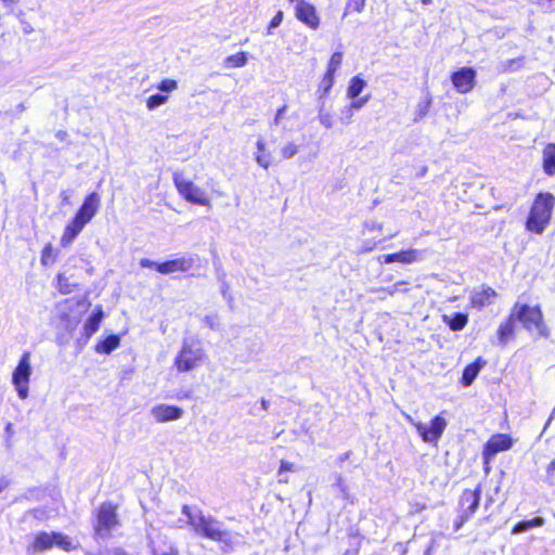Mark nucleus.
I'll return each mask as SVG.
<instances>
[{
  "label": "nucleus",
  "mask_w": 555,
  "mask_h": 555,
  "mask_svg": "<svg viewBox=\"0 0 555 555\" xmlns=\"http://www.w3.org/2000/svg\"><path fill=\"white\" fill-rule=\"evenodd\" d=\"M182 513L197 534L225 545L233 543L232 533L223 528L220 520L210 515H204L201 511L193 512L188 505H183Z\"/></svg>",
  "instance_id": "f257e3e1"
},
{
  "label": "nucleus",
  "mask_w": 555,
  "mask_h": 555,
  "mask_svg": "<svg viewBox=\"0 0 555 555\" xmlns=\"http://www.w3.org/2000/svg\"><path fill=\"white\" fill-rule=\"evenodd\" d=\"M555 205V197L551 193H540L531 207L526 222L528 231L542 234L548 224Z\"/></svg>",
  "instance_id": "f03ea898"
},
{
  "label": "nucleus",
  "mask_w": 555,
  "mask_h": 555,
  "mask_svg": "<svg viewBox=\"0 0 555 555\" xmlns=\"http://www.w3.org/2000/svg\"><path fill=\"white\" fill-rule=\"evenodd\" d=\"M512 319L519 321L528 331L535 330L540 336L547 337L548 330L543 323V314L538 306L515 304Z\"/></svg>",
  "instance_id": "7ed1b4c3"
},
{
  "label": "nucleus",
  "mask_w": 555,
  "mask_h": 555,
  "mask_svg": "<svg viewBox=\"0 0 555 555\" xmlns=\"http://www.w3.org/2000/svg\"><path fill=\"white\" fill-rule=\"evenodd\" d=\"M31 353L25 351L12 373V384L21 399H26L29 395V382L33 374Z\"/></svg>",
  "instance_id": "20e7f679"
},
{
  "label": "nucleus",
  "mask_w": 555,
  "mask_h": 555,
  "mask_svg": "<svg viewBox=\"0 0 555 555\" xmlns=\"http://www.w3.org/2000/svg\"><path fill=\"white\" fill-rule=\"evenodd\" d=\"M205 359L206 353L201 346L185 341L175 359V365L179 372H189L196 369Z\"/></svg>",
  "instance_id": "39448f33"
},
{
  "label": "nucleus",
  "mask_w": 555,
  "mask_h": 555,
  "mask_svg": "<svg viewBox=\"0 0 555 555\" xmlns=\"http://www.w3.org/2000/svg\"><path fill=\"white\" fill-rule=\"evenodd\" d=\"M173 182L178 192L185 201L196 205L210 206V199L206 192L192 181L185 179L182 173L176 172L173 175Z\"/></svg>",
  "instance_id": "423d86ee"
},
{
  "label": "nucleus",
  "mask_w": 555,
  "mask_h": 555,
  "mask_svg": "<svg viewBox=\"0 0 555 555\" xmlns=\"http://www.w3.org/2000/svg\"><path fill=\"white\" fill-rule=\"evenodd\" d=\"M405 418L416 428L422 439L429 443H436L447 427V421L439 415L431 420L430 425L416 422L410 415H405Z\"/></svg>",
  "instance_id": "0eeeda50"
},
{
  "label": "nucleus",
  "mask_w": 555,
  "mask_h": 555,
  "mask_svg": "<svg viewBox=\"0 0 555 555\" xmlns=\"http://www.w3.org/2000/svg\"><path fill=\"white\" fill-rule=\"evenodd\" d=\"M118 525L116 508L109 503L102 504L96 517V533L102 537H107Z\"/></svg>",
  "instance_id": "6e6552de"
},
{
  "label": "nucleus",
  "mask_w": 555,
  "mask_h": 555,
  "mask_svg": "<svg viewBox=\"0 0 555 555\" xmlns=\"http://www.w3.org/2000/svg\"><path fill=\"white\" fill-rule=\"evenodd\" d=\"M481 489L478 486L475 490L466 489L461 496V516L460 521L456 525V529H460L465 521H467L477 511L480 502Z\"/></svg>",
  "instance_id": "1a4fd4ad"
},
{
  "label": "nucleus",
  "mask_w": 555,
  "mask_h": 555,
  "mask_svg": "<svg viewBox=\"0 0 555 555\" xmlns=\"http://www.w3.org/2000/svg\"><path fill=\"white\" fill-rule=\"evenodd\" d=\"M295 16L310 29L317 30L320 27V16L315 7L306 0H296Z\"/></svg>",
  "instance_id": "9d476101"
},
{
  "label": "nucleus",
  "mask_w": 555,
  "mask_h": 555,
  "mask_svg": "<svg viewBox=\"0 0 555 555\" xmlns=\"http://www.w3.org/2000/svg\"><path fill=\"white\" fill-rule=\"evenodd\" d=\"M513 446V439L505 434L491 436L483 449V459L489 462L496 453L509 450Z\"/></svg>",
  "instance_id": "9b49d317"
},
{
  "label": "nucleus",
  "mask_w": 555,
  "mask_h": 555,
  "mask_svg": "<svg viewBox=\"0 0 555 555\" xmlns=\"http://www.w3.org/2000/svg\"><path fill=\"white\" fill-rule=\"evenodd\" d=\"M475 77H476V73L474 69L468 68V67H463L452 75L451 80H452L454 88L459 92L466 93L474 88Z\"/></svg>",
  "instance_id": "f8f14e48"
},
{
  "label": "nucleus",
  "mask_w": 555,
  "mask_h": 555,
  "mask_svg": "<svg viewBox=\"0 0 555 555\" xmlns=\"http://www.w3.org/2000/svg\"><path fill=\"white\" fill-rule=\"evenodd\" d=\"M422 251L418 249L410 248L406 250H400L395 254L382 255L378 257V261L382 263L401 262L404 264H411L422 259Z\"/></svg>",
  "instance_id": "ddd939ff"
},
{
  "label": "nucleus",
  "mask_w": 555,
  "mask_h": 555,
  "mask_svg": "<svg viewBox=\"0 0 555 555\" xmlns=\"http://www.w3.org/2000/svg\"><path fill=\"white\" fill-rule=\"evenodd\" d=\"M150 413L156 422L165 423L181 418L183 410L176 405L157 404L151 409Z\"/></svg>",
  "instance_id": "4468645a"
},
{
  "label": "nucleus",
  "mask_w": 555,
  "mask_h": 555,
  "mask_svg": "<svg viewBox=\"0 0 555 555\" xmlns=\"http://www.w3.org/2000/svg\"><path fill=\"white\" fill-rule=\"evenodd\" d=\"M99 207L100 196L98 193L92 192L85 198L83 204L81 205V207L75 216H77L86 223H89L91 219L96 215Z\"/></svg>",
  "instance_id": "2eb2a0df"
},
{
  "label": "nucleus",
  "mask_w": 555,
  "mask_h": 555,
  "mask_svg": "<svg viewBox=\"0 0 555 555\" xmlns=\"http://www.w3.org/2000/svg\"><path fill=\"white\" fill-rule=\"evenodd\" d=\"M193 258L181 257L157 264V271L162 274L186 272L193 267Z\"/></svg>",
  "instance_id": "dca6fc26"
},
{
  "label": "nucleus",
  "mask_w": 555,
  "mask_h": 555,
  "mask_svg": "<svg viewBox=\"0 0 555 555\" xmlns=\"http://www.w3.org/2000/svg\"><path fill=\"white\" fill-rule=\"evenodd\" d=\"M496 297V292L489 286H480L470 293V305L473 308L481 309L492 304L493 298Z\"/></svg>",
  "instance_id": "f3484780"
},
{
  "label": "nucleus",
  "mask_w": 555,
  "mask_h": 555,
  "mask_svg": "<svg viewBox=\"0 0 555 555\" xmlns=\"http://www.w3.org/2000/svg\"><path fill=\"white\" fill-rule=\"evenodd\" d=\"M86 222L77 216L65 227L60 243L63 247H68L86 227Z\"/></svg>",
  "instance_id": "a211bd4d"
},
{
  "label": "nucleus",
  "mask_w": 555,
  "mask_h": 555,
  "mask_svg": "<svg viewBox=\"0 0 555 555\" xmlns=\"http://www.w3.org/2000/svg\"><path fill=\"white\" fill-rule=\"evenodd\" d=\"M257 152L255 154L256 163L263 169H268L272 164V155L268 150L266 140L258 138L256 142Z\"/></svg>",
  "instance_id": "6ab92c4d"
},
{
  "label": "nucleus",
  "mask_w": 555,
  "mask_h": 555,
  "mask_svg": "<svg viewBox=\"0 0 555 555\" xmlns=\"http://www.w3.org/2000/svg\"><path fill=\"white\" fill-rule=\"evenodd\" d=\"M54 546L53 532L41 531L36 534L34 542L29 546V550L34 553L50 550Z\"/></svg>",
  "instance_id": "aec40b11"
},
{
  "label": "nucleus",
  "mask_w": 555,
  "mask_h": 555,
  "mask_svg": "<svg viewBox=\"0 0 555 555\" xmlns=\"http://www.w3.org/2000/svg\"><path fill=\"white\" fill-rule=\"evenodd\" d=\"M543 170L548 176L555 175V144L548 143L542 151Z\"/></svg>",
  "instance_id": "412c9836"
},
{
  "label": "nucleus",
  "mask_w": 555,
  "mask_h": 555,
  "mask_svg": "<svg viewBox=\"0 0 555 555\" xmlns=\"http://www.w3.org/2000/svg\"><path fill=\"white\" fill-rule=\"evenodd\" d=\"M53 543L54 546L65 552H72L79 547V543L75 539L61 532H53Z\"/></svg>",
  "instance_id": "4be33fe9"
},
{
  "label": "nucleus",
  "mask_w": 555,
  "mask_h": 555,
  "mask_svg": "<svg viewBox=\"0 0 555 555\" xmlns=\"http://www.w3.org/2000/svg\"><path fill=\"white\" fill-rule=\"evenodd\" d=\"M442 321L452 331H461L466 326L468 322V315L465 313L443 314Z\"/></svg>",
  "instance_id": "5701e85b"
},
{
  "label": "nucleus",
  "mask_w": 555,
  "mask_h": 555,
  "mask_svg": "<svg viewBox=\"0 0 555 555\" xmlns=\"http://www.w3.org/2000/svg\"><path fill=\"white\" fill-rule=\"evenodd\" d=\"M102 319L103 310L101 307H98L95 312L85 323L83 332L87 337L92 336L99 330Z\"/></svg>",
  "instance_id": "b1692460"
},
{
  "label": "nucleus",
  "mask_w": 555,
  "mask_h": 555,
  "mask_svg": "<svg viewBox=\"0 0 555 555\" xmlns=\"http://www.w3.org/2000/svg\"><path fill=\"white\" fill-rule=\"evenodd\" d=\"M120 344V338L117 335H109L104 340L100 341L95 346V351L99 353H111Z\"/></svg>",
  "instance_id": "393cba45"
},
{
  "label": "nucleus",
  "mask_w": 555,
  "mask_h": 555,
  "mask_svg": "<svg viewBox=\"0 0 555 555\" xmlns=\"http://www.w3.org/2000/svg\"><path fill=\"white\" fill-rule=\"evenodd\" d=\"M481 369V364L479 363V360H477L474 363H470L464 369L463 376H462V383L464 386H469L474 382V379L477 377L479 371Z\"/></svg>",
  "instance_id": "a878e982"
},
{
  "label": "nucleus",
  "mask_w": 555,
  "mask_h": 555,
  "mask_svg": "<svg viewBox=\"0 0 555 555\" xmlns=\"http://www.w3.org/2000/svg\"><path fill=\"white\" fill-rule=\"evenodd\" d=\"M544 525V519L541 517H537L530 520H524L518 522L512 530L513 534H518L526 532L530 529H533L535 527H542Z\"/></svg>",
  "instance_id": "bb28decb"
},
{
  "label": "nucleus",
  "mask_w": 555,
  "mask_h": 555,
  "mask_svg": "<svg viewBox=\"0 0 555 555\" xmlns=\"http://www.w3.org/2000/svg\"><path fill=\"white\" fill-rule=\"evenodd\" d=\"M365 86H366V82L362 78H360L358 76L352 77L350 80V85L347 89V96L350 99L358 98Z\"/></svg>",
  "instance_id": "cd10ccee"
},
{
  "label": "nucleus",
  "mask_w": 555,
  "mask_h": 555,
  "mask_svg": "<svg viewBox=\"0 0 555 555\" xmlns=\"http://www.w3.org/2000/svg\"><path fill=\"white\" fill-rule=\"evenodd\" d=\"M514 322H515V319H512V314L509 315L508 320H506L505 322L501 323L500 327H499V339L500 341L505 345L508 337L513 334L514 332Z\"/></svg>",
  "instance_id": "c85d7f7f"
},
{
  "label": "nucleus",
  "mask_w": 555,
  "mask_h": 555,
  "mask_svg": "<svg viewBox=\"0 0 555 555\" xmlns=\"http://www.w3.org/2000/svg\"><path fill=\"white\" fill-rule=\"evenodd\" d=\"M224 63L228 67H243L247 64V53L238 52L236 54L229 55Z\"/></svg>",
  "instance_id": "c756f323"
},
{
  "label": "nucleus",
  "mask_w": 555,
  "mask_h": 555,
  "mask_svg": "<svg viewBox=\"0 0 555 555\" xmlns=\"http://www.w3.org/2000/svg\"><path fill=\"white\" fill-rule=\"evenodd\" d=\"M334 82L335 75L326 72L319 83L318 92L320 96H325L332 89Z\"/></svg>",
  "instance_id": "7c9ffc66"
},
{
  "label": "nucleus",
  "mask_w": 555,
  "mask_h": 555,
  "mask_svg": "<svg viewBox=\"0 0 555 555\" xmlns=\"http://www.w3.org/2000/svg\"><path fill=\"white\" fill-rule=\"evenodd\" d=\"M300 145L294 141H288L280 149V154L283 159H291L298 154Z\"/></svg>",
  "instance_id": "2f4dec72"
},
{
  "label": "nucleus",
  "mask_w": 555,
  "mask_h": 555,
  "mask_svg": "<svg viewBox=\"0 0 555 555\" xmlns=\"http://www.w3.org/2000/svg\"><path fill=\"white\" fill-rule=\"evenodd\" d=\"M56 256L52 244H47L41 253V263L46 267L55 262Z\"/></svg>",
  "instance_id": "473e14b6"
},
{
  "label": "nucleus",
  "mask_w": 555,
  "mask_h": 555,
  "mask_svg": "<svg viewBox=\"0 0 555 555\" xmlns=\"http://www.w3.org/2000/svg\"><path fill=\"white\" fill-rule=\"evenodd\" d=\"M343 52H334L328 60L326 72L335 75L343 63Z\"/></svg>",
  "instance_id": "72a5a7b5"
},
{
  "label": "nucleus",
  "mask_w": 555,
  "mask_h": 555,
  "mask_svg": "<svg viewBox=\"0 0 555 555\" xmlns=\"http://www.w3.org/2000/svg\"><path fill=\"white\" fill-rule=\"evenodd\" d=\"M62 320L64 321V326L68 332H73L80 322V314L69 315L67 311H63Z\"/></svg>",
  "instance_id": "f704fd0d"
},
{
  "label": "nucleus",
  "mask_w": 555,
  "mask_h": 555,
  "mask_svg": "<svg viewBox=\"0 0 555 555\" xmlns=\"http://www.w3.org/2000/svg\"><path fill=\"white\" fill-rule=\"evenodd\" d=\"M365 2L366 0H348L344 15H347L350 11L361 13L365 7Z\"/></svg>",
  "instance_id": "c9c22d12"
},
{
  "label": "nucleus",
  "mask_w": 555,
  "mask_h": 555,
  "mask_svg": "<svg viewBox=\"0 0 555 555\" xmlns=\"http://www.w3.org/2000/svg\"><path fill=\"white\" fill-rule=\"evenodd\" d=\"M406 284V282L404 281H400V282H397L395 283L393 285L389 286V287H382V288H378L376 289V292H379V293H387L388 296H393L396 293L398 292H403L405 293L408 289L406 288H403V286Z\"/></svg>",
  "instance_id": "e433bc0d"
},
{
  "label": "nucleus",
  "mask_w": 555,
  "mask_h": 555,
  "mask_svg": "<svg viewBox=\"0 0 555 555\" xmlns=\"http://www.w3.org/2000/svg\"><path fill=\"white\" fill-rule=\"evenodd\" d=\"M167 100H168L167 95L154 94L147 99L146 106L149 109L152 111V109L165 104L167 102Z\"/></svg>",
  "instance_id": "4c0bfd02"
},
{
  "label": "nucleus",
  "mask_w": 555,
  "mask_h": 555,
  "mask_svg": "<svg viewBox=\"0 0 555 555\" xmlns=\"http://www.w3.org/2000/svg\"><path fill=\"white\" fill-rule=\"evenodd\" d=\"M383 224L376 220H369L363 223V234L372 232H382Z\"/></svg>",
  "instance_id": "58836bf2"
},
{
  "label": "nucleus",
  "mask_w": 555,
  "mask_h": 555,
  "mask_svg": "<svg viewBox=\"0 0 555 555\" xmlns=\"http://www.w3.org/2000/svg\"><path fill=\"white\" fill-rule=\"evenodd\" d=\"M178 88V83L173 79H164L157 87L158 90L164 92H171Z\"/></svg>",
  "instance_id": "ea45409f"
},
{
  "label": "nucleus",
  "mask_w": 555,
  "mask_h": 555,
  "mask_svg": "<svg viewBox=\"0 0 555 555\" xmlns=\"http://www.w3.org/2000/svg\"><path fill=\"white\" fill-rule=\"evenodd\" d=\"M319 121L322 126H324L326 129H330L333 127V119L330 113L320 112L319 113Z\"/></svg>",
  "instance_id": "a19ab883"
},
{
  "label": "nucleus",
  "mask_w": 555,
  "mask_h": 555,
  "mask_svg": "<svg viewBox=\"0 0 555 555\" xmlns=\"http://www.w3.org/2000/svg\"><path fill=\"white\" fill-rule=\"evenodd\" d=\"M429 106H430V100H426L425 102L420 103L417 105V116L415 117V120H418V119L423 118L424 116H426V114L428 113Z\"/></svg>",
  "instance_id": "79ce46f5"
},
{
  "label": "nucleus",
  "mask_w": 555,
  "mask_h": 555,
  "mask_svg": "<svg viewBox=\"0 0 555 555\" xmlns=\"http://www.w3.org/2000/svg\"><path fill=\"white\" fill-rule=\"evenodd\" d=\"M283 21V12L279 11L274 17L271 20L269 26H268V34H271L272 29L280 26V24Z\"/></svg>",
  "instance_id": "37998d69"
},
{
  "label": "nucleus",
  "mask_w": 555,
  "mask_h": 555,
  "mask_svg": "<svg viewBox=\"0 0 555 555\" xmlns=\"http://www.w3.org/2000/svg\"><path fill=\"white\" fill-rule=\"evenodd\" d=\"M204 322L207 324V326H209V328L216 331L219 328V318L218 315L216 314H212V315H207L204 320Z\"/></svg>",
  "instance_id": "c03bdc74"
},
{
  "label": "nucleus",
  "mask_w": 555,
  "mask_h": 555,
  "mask_svg": "<svg viewBox=\"0 0 555 555\" xmlns=\"http://www.w3.org/2000/svg\"><path fill=\"white\" fill-rule=\"evenodd\" d=\"M154 555H179V551L177 547L170 545L168 550H162L159 547H154Z\"/></svg>",
  "instance_id": "a18cd8bd"
},
{
  "label": "nucleus",
  "mask_w": 555,
  "mask_h": 555,
  "mask_svg": "<svg viewBox=\"0 0 555 555\" xmlns=\"http://www.w3.org/2000/svg\"><path fill=\"white\" fill-rule=\"evenodd\" d=\"M296 467L293 463L286 462L284 460L281 461L279 476H282L285 472H295Z\"/></svg>",
  "instance_id": "49530a36"
},
{
  "label": "nucleus",
  "mask_w": 555,
  "mask_h": 555,
  "mask_svg": "<svg viewBox=\"0 0 555 555\" xmlns=\"http://www.w3.org/2000/svg\"><path fill=\"white\" fill-rule=\"evenodd\" d=\"M286 111H287V105L286 104H284L283 106H281L276 111V114H275L274 119H273V125L274 126H279L281 124V120L283 119L284 114L286 113Z\"/></svg>",
  "instance_id": "de8ad7c7"
},
{
  "label": "nucleus",
  "mask_w": 555,
  "mask_h": 555,
  "mask_svg": "<svg viewBox=\"0 0 555 555\" xmlns=\"http://www.w3.org/2000/svg\"><path fill=\"white\" fill-rule=\"evenodd\" d=\"M370 96H364V98H360V99H353L354 101L351 103V107L350 108H353V109H360L367 101H369Z\"/></svg>",
  "instance_id": "09e8293b"
},
{
  "label": "nucleus",
  "mask_w": 555,
  "mask_h": 555,
  "mask_svg": "<svg viewBox=\"0 0 555 555\" xmlns=\"http://www.w3.org/2000/svg\"><path fill=\"white\" fill-rule=\"evenodd\" d=\"M157 264H158V263H156L155 261L150 260V259H147V258H142V259L140 260V266H141L142 268H156V269H157Z\"/></svg>",
  "instance_id": "8fccbe9b"
},
{
  "label": "nucleus",
  "mask_w": 555,
  "mask_h": 555,
  "mask_svg": "<svg viewBox=\"0 0 555 555\" xmlns=\"http://www.w3.org/2000/svg\"><path fill=\"white\" fill-rule=\"evenodd\" d=\"M376 246L375 242H365L364 245L360 248V253H369L373 250Z\"/></svg>",
  "instance_id": "3c124183"
},
{
  "label": "nucleus",
  "mask_w": 555,
  "mask_h": 555,
  "mask_svg": "<svg viewBox=\"0 0 555 555\" xmlns=\"http://www.w3.org/2000/svg\"><path fill=\"white\" fill-rule=\"evenodd\" d=\"M61 197H62L63 204H65V205H69L70 204V201H69L70 195H69L68 191H63L61 193Z\"/></svg>",
  "instance_id": "603ef678"
},
{
  "label": "nucleus",
  "mask_w": 555,
  "mask_h": 555,
  "mask_svg": "<svg viewBox=\"0 0 555 555\" xmlns=\"http://www.w3.org/2000/svg\"><path fill=\"white\" fill-rule=\"evenodd\" d=\"M79 305H80V302H79V301H75V302H74V301H69V300H67V301L65 302V309H66L67 311H73V310H74V306H79Z\"/></svg>",
  "instance_id": "864d4df0"
},
{
  "label": "nucleus",
  "mask_w": 555,
  "mask_h": 555,
  "mask_svg": "<svg viewBox=\"0 0 555 555\" xmlns=\"http://www.w3.org/2000/svg\"><path fill=\"white\" fill-rule=\"evenodd\" d=\"M5 431L9 434V436H12L14 434L13 431V425L11 423H9L7 426H5Z\"/></svg>",
  "instance_id": "5fc2aeb1"
},
{
  "label": "nucleus",
  "mask_w": 555,
  "mask_h": 555,
  "mask_svg": "<svg viewBox=\"0 0 555 555\" xmlns=\"http://www.w3.org/2000/svg\"><path fill=\"white\" fill-rule=\"evenodd\" d=\"M228 291H229V285L224 283L221 287L222 295L225 296Z\"/></svg>",
  "instance_id": "6e6d98bb"
},
{
  "label": "nucleus",
  "mask_w": 555,
  "mask_h": 555,
  "mask_svg": "<svg viewBox=\"0 0 555 555\" xmlns=\"http://www.w3.org/2000/svg\"><path fill=\"white\" fill-rule=\"evenodd\" d=\"M279 477H280V479H279V481H280V482H284V483H287V482H288V478H287V477H285V476H283V475H282V476H279Z\"/></svg>",
  "instance_id": "4d7b16f0"
},
{
  "label": "nucleus",
  "mask_w": 555,
  "mask_h": 555,
  "mask_svg": "<svg viewBox=\"0 0 555 555\" xmlns=\"http://www.w3.org/2000/svg\"><path fill=\"white\" fill-rule=\"evenodd\" d=\"M555 469V460L552 461L548 465V470H554Z\"/></svg>",
  "instance_id": "13d9d810"
},
{
  "label": "nucleus",
  "mask_w": 555,
  "mask_h": 555,
  "mask_svg": "<svg viewBox=\"0 0 555 555\" xmlns=\"http://www.w3.org/2000/svg\"><path fill=\"white\" fill-rule=\"evenodd\" d=\"M7 487L5 483H0V493L2 492V490Z\"/></svg>",
  "instance_id": "bf43d9fd"
},
{
  "label": "nucleus",
  "mask_w": 555,
  "mask_h": 555,
  "mask_svg": "<svg viewBox=\"0 0 555 555\" xmlns=\"http://www.w3.org/2000/svg\"><path fill=\"white\" fill-rule=\"evenodd\" d=\"M2 1L5 2V3H13L14 2V0H2Z\"/></svg>",
  "instance_id": "052dcab7"
},
{
  "label": "nucleus",
  "mask_w": 555,
  "mask_h": 555,
  "mask_svg": "<svg viewBox=\"0 0 555 555\" xmlns=\"http://www.w3.org/2000/svg\"><path fill=\"white\" fill-rule=\"evenodd\" d=\"M422 1H423V3H425V4H427V3H430V2H431V0H422Z\"/></svg>",
  "instance_id": "680f3d73"
},
{
  "label": "nucleus",
  "mask_w": 555,
  "mask_h": 555,
  "mask_svg": "<svg viewBox=\"0 0 555 555\" xmlns=\"http://www.w3.org/2000/svg\"><path fill=\"white\" fill-rule=\"evenodd\" d=\"M386 295H387V293H382V297H380V298H382V299H385V298H386Z\"/></svg>",
  "instance_id": "e2e57ef3"
}]
</instances>
